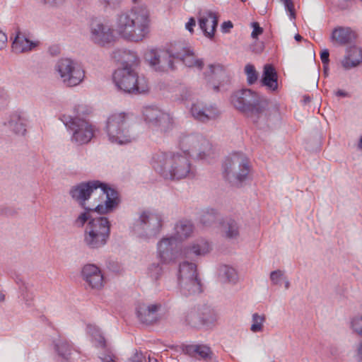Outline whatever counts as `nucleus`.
Segmentation results:
<instances>
[{
	"instance_id": "obj_1",
	"label": "nucleus",
	"mask_w": 362,
	"mask_h": 362,
	"mask_svg": "<svg viewBox=\"0 0 362 362\" xmlns=\"http://www.w3.org/2000/svg\"><path fill=\"white\" fill-rule=\"evenodd\" d=\"M232 105L259 128L269 126L272 115L277 110L264 96L251 89L237 90L230 97Z\"/></svg>"
},
{
	"instance_id": "obj_2",
	"label": "nucleus",
	"mask_w": 362,
	"mask_h": 362,
	"mask_svg": "<svg viewBox=\"0 0 362 362\" xmlns=\"http://www.w3.org/2000/svg\"><path fill=\"white\" fill-rule=\"evenodd\" d=\"M98 189L100 192V195L102 194L105 197V200L104 204H99L95 206V210L99 214H107L112 212L117 208L120 202L119 194L117 190L99 180L82 182L76 185L71 188L69 194L80 206L84 209H87L86 201Z\"/></svg>"
},
{
	"instance_id": "obj_3",
	"label": "nucleus",
	"mask_w": 362,
	"mask_h": 362,
	"mask_svg": "<svg viewBox=\"0 0 362 362\" xmlns=\"http://www.w3.org/2000/svg\"><path fill=\"white\" fill-rule=\"evenodd\" d=\"M151 165L165 179L181 180L195 175L189 157L178 152H158L153 156Z\"/></svg>"
},
{
	"instance_id": "obj_4",
	"label": "nucleus",
	"mask_w": 362,
	"mask_h": 362,
	"mask_svg": "<svg viewBox=\"0 0 362 362\" xmlns=\"http://www.w3.org/2000/svg\"><path fill=\"white\" fill-rule=\"evenodd\" d=\"M210 250L209 243L203 239L197 240L182 249L179 247V242L173 235L163 237L157 243L158 255L163 263L174 262L179 257L195 260Z\"/></svg>"
},
{
	"instance_id": "obj_5",
	"label": "nucleus",
	"mask_w": 362,
	"mask_h": 362,
	"mask_svg": "<svg viewBox=\"0 0 362 362\" xmlns=\"http://www.w3.org/2000/svg\"><path fill=\"white\" fill-rule=\"evenodd\" d=\"M162 57L159 62L156 71H165L167 69H174L173 59L182 62L186 66L197 68L201 71L204 63L202 59L198 58L193 49L182 42L171 44L165 50H161Z\"/></svg>"
},
{
	"instance_id": "obj_6",
	"label": "nucleus",
	"mask_w": 362,
	"mask_h": 362,
	"mask_svg": "<svg viewBox=\"0 0 362 362\" xmlns=\"http://www.w3.org/2000/svg\"><path fill=\"white\" fill-rule=\"evenodd\" d=\"M251 166L247 157L236 152L226 158L223 164V175L232 186L241 187L248 180Z\"/></svg>"
},
{
	"instance_id": "obj_7",
	"label": "nucleus",
	"mask_w": 362,
	"mask_h": 362,
	"mask_svg": "<svg viewBox=\"0 0 362 362\" xmlns=\"http://www.w3.org/2000/svg\"><path fill=\"white\" fill-rule=\"evenodd\" d=\"M163 223L162 214L151 211H143L134 220L132 230L138 238L149 241L158 236L162 231Z\"/></svg>"
},
{
	"instance_id": "obj_8",
	"label": "nucleus",
	"mask_w": 362,
	"mask_h": 362,
	"mask_svg": "<svg viewBox=\"0 0 362 362\" xmlns=\"http://www.w3.org/2000/svg\"><path fill=\"white\" fill-rule=\"evenodd\" d=\"M113 82L117 89L124 93L139 95L148 91V84L144 76H139L134 69L120 67L113 74Z\"/></svg>"
},
{
	"instance_id": "obj_9",
	"label": "nucleus",
	"mask_w": 362,
	"mask_h": 362,
	"mask_svg": "<svg viewBox=\"0 0 362 362\" xmlns=\"http://www.w3.org/2000/svg\"><path fill=\"white\" fill-rule=\"evenodd\" d=\"M111 224L107 218L95 217L87 223L83 233V244L90 250L104 247L110 235Z\"/></svg>"
},
{
	"instance_id": "obj_10",
	"label": "nucleus",
	"mask_w": 362,
	"mask_h": 362,
	"mask_svg": "<svg viewBox=\"0 0 362 362\" xmlns=\"http://www.w3.org/2000/svg\"><path fill=\"white\" fill-rule=\"evenodd\" d=\"M105 132L109 141L119 145L129 144L136 139L130 129L127 115L124 112L112 114L107 118Z\"/></svg>"
},
{
	"instance_id": "obj_11",
	"label": "nucleus",
	"mask_w": 362,
	"mask_h": 362,
	"mask_svg": "<svg viewBox=\"0 0 362 362\" xmlns=\"http://www.w3.org/2000/svg\"><path fill=\"white\" fill-rule=\"evenodd\" d=\"M61 120L70 132L71 140L77 145L88 144L94 136V127L86 119L72 118L64 114L60 117Z\"/></svg>"
},
{
	"instance_id": "obj_12",
	"label": "nucleus",
	"mask_w": 362,
	"mask_h": 362,
	"mask_svg": "<svg viewBox=\"0 0 362 362\" xmlns=\"http://www.w3.org/2000/svg\"><path fill=\"white\" fill-rule=\"evenodd\" d=\"M179 146L184 155L190 157L191 153H196L200 159H205L211 151V144L199 134H182L179 139Z\"/></svg>"
},
{
	"instance_id": "obj_13",
	"label": "nucleus",
	"mask_w": 362,
	"mask_h": 362,
	"mask_svg": "<svg viewBox=\"0 0 362 362\" xmlns=\"http://www.w3.org/2000/svg\"><path fill=\"white\" fill-rule=\"evenodd\" d=\"M130 42L142 41L149 33V11L145 6H136L130 9Z\"/></svg>"
},
{
	"instance_id": "obj_14",
	"label": "nucleus",
	"mask_w": 362,
	"mask_h": 362,
	"mask_svg": "<svg viewBox=\"0 0 362 362\" xmlns=\"http://www.w3.org/2000/svg\"><path fill=\"white\" fill-rule=\"evenodd\" d=\"M55 70L62 82L68 87L78 86L85 77V71L81 65L69 58L58 60L55 65Z\"/></svg>"
},
{
	"instance_id": "obj_15",
	"label": "nucleus",
	"mask_w": 362,
	"mask_h": 362,
	"mask_svg": "<svg viewBox=\"0 0 362 362\" xmlns=\"http://www.w3.org/2000/svg\"><path fill=\"white\" fill-rule=\"evenodd\" d=\"M145 122L153 129L166 133L173 127V118L156 105L145 106L142 110Z\"/></svg>"
},
{
	"instance_id": "obj_16",
	"label": "nucleus",
	"mask_w": 362,
	"mask_h": 362,
	"mask_svg": "<svg viewBox=\"0 0 362 362\" xmlns=\"http://www.w3.org/2000/svg\"><path fill=\"white\" fill-rule=\"evenodd\" d=\"M91 41L100 46H105L114 40L111 28L99 21H93L90 25Z\"/></svg>"
},
{
	"instance_id": "obj_17",
	"label": "nucleus",
	"mask_w": 362,
	"mask_h": 362,
	"mask_svg": "<svg viewBox=\"0 0 362 362\" xmlns=\"http://www.w3.org/2000/svg\"><path fill=\"white\" fill-rule=\"evenodd\" d=\"M190 112L196 120L202 122L214 119L219 115V111L216 107L214 105L208 106L201 102L193 103Z\"/></svg>"
},
{
	"instance_id": "obj_18",
	"label": "nucleus",
	"mask_w": 362,
	"mask_h": 362,
	"mask_svg": "<svg viewBox=\"0 0 362 362\" xmlns=\"http://www.w3.org/2000/svg\"><path fill=\"white\" fill-rule=\"evenodd\" d=\"M83 279L93 289H100L103 286V275L95 264H86L81 271Z\"/></svg>"
},
{
	"instance_id": "obj_19",
	"label": "nucleus",
	"mask_w": 362,
	"mask_h": 362,
	"mask_svg": "<svg viewBox=\"0 0 362 362\" xmlns=\"http://www.w3.org/2000/svg\"><path fill=\"white\" fill-rule=\"evenodd\" d=\"M218 16L216 13L212 11H205L199 13V25L204 35L212 38L218 25Z\"/></svg>"
},
{
	"instance_id": "obj_20",
	"label": "nucleus",
	"mask_w": 362,
	"mask_h": 362,
	"mask_svg": "<svg viewBox=\"0 0 362 362\" xmlns=\"http://www.w3.org/2000/svg\"><path fill=\"white\" fill-rule=\"evenodd\" d=\"M182 351L185 354L198 360L212 362L214 359V354L210 347L204 344L185 345Z\"/></svg>"
},
{
	"instance_id": "obj_21",
	"label": "nucleus",
	"mask_w": 362,
	"mask_h": 362,
	"mask_svg": "<svg viewBox=\"0 0 362 362\" xmlns=\"http://www.w3.org/2000/svg\"><path fill=\"white\" fill-rule=\"evenodd\" d=\"M160 303L146 304L139 303L136 307V315L139 320L145 324H151L157 320Z\"/></svg>"
},
{
	"instance_id": "obj_22",
	"label": "nucleus",
	"mask_w": 362,
	"mask_h": 362,
	"mask_svg": "<svg viewBox=\"0 0 362 362\" xmlns=\"http://www.w3.org/2000/svg\"><path fill=\"white\" fill-rule=\"evenodd\" d=\"M130 10L122 11L117 15L115 31L124 40L130 41L131 34Z\"/></svg>"
},
{
	"instance_id": "obj_23",
	"label": "nucleus",
	"mask_w": 362,
	"mask_h": 362,
	"mask_svg": "<svg viewBox=\"0 0 362 362\" xmlns=\"http://www.w3.org/2000/svg\"><path fill=\"white\" fill-rule=\"evenodd\" d=\"M53 344L58 356L63 361H69L73 353L77 351L70 341L61 336L53 340Z\"/></svg>"
},
{
	"instance_id": "obj_24",
	"label": "nucleus",
	"mask_w": 362,
	"mask_h": 362,
	"mask_svg": "<svg viewBox=\"0 0 362 362\" xmlns=\"http://www.w3.org/2000/svg\"><path fill=\"white\" fill-rule=\"evenodd\" d=\"M112 57L117 62H120L122 67H129L134 69L139 62V57L135 52L127 49H116L112 54Z\"/></svg>"
},
{
	"instance_id": "obj_25",
	"label": "nucleus",
	"mask_w": 362,
	"mask_h": 362,
	"mask_svg": "<svg viewBox=\"0 0 362 362\" xmlns=\"http://www.w3.org/2000/svg\"><path fill=\"white\" fill-rule=\"evenodd\" d=\"M37 45V42L30 40L24 34L18 31L12 42V49L17 54L25 53L32 51Z\"/></svg>"
},
{
	"instance_id": "obj_26",
	"label": "nucleus",
	"mask_w": 362,
	"mask_h": 362,
	"mask_svg": "<svg viewBox=\"0 0 362 362\" xmlns=\"http://www.w3.org/2000/svg\"><path fill=\"white\" fill-rule=\"evenodd\" d=\"M355 38V33L349 27H337L332 33V40L341 45L351 43Z\"/></svg>"
},
{
	"instance_id": "obj_27",
	"label": "nucleus",
	"mask_w": 362,
	"mask_h": 362,
	"mask_svg": "<svg viewBox=\"0 0 362 362\" xmlns=\"http://www.w3.org/2000/svg\"><path fill=\"white\" fill-rule=\"evenodd\" d=\"M194 231V226L190 221L180 220L174 227V234L172 235L178 242H182L189 238Z\"/></svg>"
},
{
	"instance_id": "obj_28",
	"label": "nucleus",
	"mask_w": 362,
	"mask_h": 362,
	"mask_svg": "<svg viewBox=\"0 0 362 362\" xmlns=\"http://www.w3.org/2000/svg\"><path fill=\"white\" fill-rule=\"evenodd\" d=\"M260 82L262 86H266L267 89L270 90L275 91L277 90V74L272 65L266 64L264 66V71Z\"/></svg>"
},
{
	"instance_id": "obj_29",
	"label": "nucleus",
	"mask_w": 362,
	"mask_h": 362,
	"mask_svg": "<svg viewBox=\"0 0 362 362\" xmlns=\"http://www.w3.org/2000/svg\"><path fill=\"white\" fill-rule=\"evenodd\" d=\"M362 62V49L352 47L347 49V54L341 60V65L345 69L356 67Z\"/></svg>"
},
{
	"instance_id": "obj_30",
	"label": "nucleus",
	"mask_w": 362,
	"mask_h": 362,
	"mask_svg": "<svg viewBox=\"0 0 362 362\" xmlns=\"http://www.w3.org/2000/svg\"><path fill=\"white\" fill-rule=\"evenodd\" d=\"M180 292L184 296H191L202 292V284L199 276L187 281H178Z\"/></svg>"
},
{
	"instance_id": "obj_31",
	"label": "nucleus",
	"mask_w": 362,
	"mask_h": 362,
	"mask_svg": "<svg viewBox=\"0 0 362 362\" xmlns=\"http://www.w3.org/2000/svg\"><path fill=\"white\" fill-rule=\"evenodd\" d=\"M200 305L193 307L183 313L182 322L188 327L195 329L202 327Z\"/></svg>"
},
{
	"instance_id": "obj_32",
	"label": "nucleus",
	"mask_w": 362,
	"mask_h": 362,
	"mask_svg": "<svg viewBox=\"0 0 362 362\" xmlns=\"http://www.w3.org/2000/svg\"><path fill=\"white\" fill-rule=\"evenodd\" d=\"M221 233L227 239L235 240L240 235L239 224L235 220L226 218L221 223Z\"/></svg>"
},
{
	"instance_id": "obj_33",
	"label": "nucleus",
	"mask_w": 362,
	"mask_h": 362,
	"mask_svg": "<svg viewBox=\"0 0 362 362\" xmlns=\"http://www.w3.org/2000/svg\"><path fill=\"white\" fill-rule=\"evenodd\" d=\"M198 277L197 265L194 263L185 261L180 264L177 281H187V279Z\"/></svg>"
},
{
	"instance_id": "obj_34",
	"label": "nucleus",
	"mask_w": 362,
	"mask_h": 362,
	"mask_svg": "<svg viewBox=\"0 0 362 362\" xmlns=\"http://www.w3.org/2000/svg\"><path fill=\"white\" fill-rule=\"evenodd\" d=\"M200 317L202 321V327L206 328L213 326L217 320V315L215 311L209 307L200 305Z\"/></svg>"
},
{
	"instance_id": "obj_35",
	"label": "nucleus",
	"mask_w": 362,
	"mask_h": 362,
	"mask_svg": "<svg viewBox=\"0 0 362 362\" xmlns=\"http://www.w3.org/2000/svg\"><path fill=\"white\" fill-rule=\"evenodd\" d=\"M225 74L224 69L219 64H210L206 71L204 73L207 82L210 83L214 80L218 81L219 78Z\"/></svg>"
},
{
	"instance_id": "obj_36",
	"label": "nucleus",
	"mask_w": 362,
	"mask_h": 362,
	"mask_svg": "<svg viewBox=\"0 0 362 362\" xmlns=\"http://www.w3.org/2000/svg\"><path fill=\"white\" fill-rule=\"evenodd\" d=\"M17 284L18 285V288L21 293V296L24 301L25 304L28 307H30L33 305V294L30 292L28 290V287L27 284L21 279H17L16 280Z\"/></svg>"
},
{
	"instance_id": "obj_37",
	"label": "nucleus",
	"mask_w": 362,
	"mask_h": 362,
	"mask_svg": "<svg viewBox=\"0 0 362 362\" xmlns=\"http://www.w3.org/2000/svg\"><path fill=\"white\" fill-rule=\"evenodd\" d=\"M8 127L16 134L24 135L26 132L23 119L18 115H14L11 118Z\"/></svg>"
},
{
	"instance_id": "obj_38",
	"label": "nucleus",
	"mask_w": 362,
	"mask_h": 362,
	"mask_svg": "<svg viewBox=\"0 0 362 362\" xmlns=\"http://www.w3.org/2000/svg\"><path fill=\"white\" fill-rule=\"evenodd\" d=\"M218 216V214L215 209H207L203 211L201 216L200 221L203 225L206 226H210L216 222Z\"/></svg>"
},
{
	"instance_id": "obj_39",
	"label": "nucleus",
	"mask_w": 362,
	"mask_h": 362,
	"mask_svg": "<svg viewBox=\"0 0 362 362\" xmlns=\"http://www.w3.org/2000/svg\"><path fill=\"white\" fill-rule=\"evenodd\" d=\"M219 275L227 282L235 283L238 279L235 269L228 265H223L220 267Z\"/></svg>"
},
{
	"instance_id": "obj_40",
	"label": "nucleus",
	"mask_w": 362,
	"mask_h": 362,
	"mask_svg": "<svg viewBox=\"0 0 362 362\" xmlns=\"http://www.w3.org/2000/svg\"><path fill=\"white\" fill-rule=\"evenodd\" d=\"M86 209H85V211L81 213L78 215V216L76 218V220L74 221V225L76 227H78V228L83 227L86 222L88 223L90 221V219L95 218L90 215V212H92V211L96 212V211L95 210V207L91 208V207L86 206Z\"/></svg>"
},
{
	"instance_id": "obj_41",
	"label": "nucleus",
	"mask_w": 362,
	"mask_h": 362,
	"mask_svg": "<svg viewBox=\"0 0 362 362\" xmlns=\"http://www.w3.org/2000/svg\"><path fill=\"white\" fill-rule=\"evenodd\" d=\"M266 320L264 315H259L258 313H254L252 316V325L250 330L254 332H259L263 330L264 322Z\"/></svg>"
},
{
	"instance_id": "obj_42",
	"label": "nucleus",
	"mask_w": 362,
	"mask_h": 362,
	"mask_svg": "<svg viewBox=\"0 0 362 362\" xmlns=\"http://www.w3.org/2000/svg\"><path fill=\"white\" fill-rule=\"evenodd\" d=\"M163 269L159 263H152L148 267V276L153 281H157L163 275Z\"/></svg>"
},
{
	"instance_id": "obj_43",
	"label": "nucleus",
	"mask_w": 362,
	"mask_h": 362,
	"mask_svg": "<svg viewBox=\"0 0 362 362\" xmlns=\"http://www.w3.org/2000/svg\"><path fill=\"white\" fill-rule=\"evenodd\" d=\"M100 358L102 362H116L112 355H105L100 356ZM129 362H146V360L141 352L136 351L134 356L129 359Z\"/></svg>"
},
{
	"instance_id": "obj_44",
	"label": "nucleus",
	"mask_w": 362,
	"mask_h": 362,
	"mask_svg": "<svg viewBox=\"0 0 362 362\" xmlns=\"http://www.w3.org/2000/svg\"><path fill=\"white\" fill-rule=\"evenodd\" d=\"M160 51L161 50L151 49L148 51L145 54L146 60L155 70H156V67H158L159 57H162Z\"/></svg>"
},
{
	"instance_id": "obj_45",
	"label": "nucleus",
	"mask_w": 362,
	"mask_h": 362,
	"mask_svg": "<svg viewBox=\"0 0 362 362\" xmlns=\"http://www.w3.org/2000/svg\"><path fill=\"white\" fill-rule=\"evenodd\" d=\"M90 113V108L86 105H77L74 107L73 115H69L72 118L85 119L83 117Z\"/></svg>"
},
{
	"instance_id": "obj_46",
	"label": "nucleus",
	"mask_w": 362,
	"mask_h": 362,
	"mask_svg": "<svg viewBox=\"0 0 362 362\" xmlns=\"http://www.w3.org/2000/svg\"><path fill=\"white\" fill-rule=\"evenodd\" d=\"M245 72L247 75V81L249 85L254 84L257 81L258 74L252 64H247L245 67Z\"/></svg>"
},
{
	"instance_id": "obj_47",
	"label": "nucleus",
	"mask_w": 362,
	"mask_h": 362,
	"mask_svg": "<svg viewBox=\"0 0 362 362\" xmlns=\"http://www.w3.org/2000/svg\"><path fill=\"white\" fill-rule=\"evenodd\" d=\"M270 279L272 284L275 286H280L283 279H285L284 272L276 269L270 273Z\"/></svg>"
},
{
	"instance_id": "obj_48",
	"label": "nucleus",
	"mask_w": 362,
	"mask_h": 362,
	"mask_svg": "<svg viewBox=\"0 0 362 362\" xmlns=\"http://www.w3.org/2000/svg\"><path fill=\"white\" fill-rule=\"evenodd\" d=\"M351 327L356 333L362 337V316L356 317L352 320Z\"/></svg>"
},
{
	"instance_id": "obj_49",
	"label": "nucleus",
	"mask_w": 362,
	"mask_h": 362,
	"mask_svg": "<svg viewBox=\"0 0 362 362\" xmlns=\"http://www.w3.org/2000/svg\"><path fill=\"white\" fill-rule=\"evenodd\" d=\"M285 6L286 10L289 13L291 19L296 18V13L294 9L293 3L291 0H281Z\"/></svg>"
},
{
	"instance_id": "obj_50",
	"label": "nucleus",
	"mask_w": 362,
	"mask_h": 362,
	"mask_svg": "<svg viewBox=\"0 0 362 362\" xmlns=\"http://www.w3.org/2000/svg\"><path fill=\"white\" fill-rule=\"evenodd\" d=\"M251 27L252 28V32L251 33V37L253 39H257L258 37L262 34L263 28L260 27L259 23L252 22L251 23Z\"/></svg>"
},
{
	"instance_id": "obj_51",
	"label": "nucleus",
	"mask_w": 362,
	"mask_h": 362,
	"mask_svg": "<svg viewBox=\"0 0 362 362\" xmlns=\"http://www.w3.org/2000/svg\"><path fill=\"white\" fill-rule=\"evenodd\" d=\"M264 49V44L262 41H256L250 46V49L255 53H261Z\"/></svg>"
},
{
	"instance_id": "obj_52",
	"label": "nucleus",
	"mask_w": 362,
	"mask_h": 362,
	"mask_svg": "<svg viewBox=\"0 0 362 362\" xmlns=\"http://www.w3.org/2000/svg\"><path fill=\"white\" fill-rule=\"evenodd\" d=\"M8 101V95L4 88H0V109L6 105Z\"/></svg>"
},
{
	"instance_id": "obj_53",
	"label": "nucleus",
	"mask_w": 362,
	"mask_h": 362,
	"mask_svg": "<svg viewBox=\"0 0 362 362\" xmlns=\"http://www.w3.org/2000/svg\"><path fill=\"white\" fill-rule=\"evenodd\" d=\"M329 53L327 49H325L321 52L320 58H321L322 62L323 64V66L325 69H327V65L329 62Z\"/></svg>"
},
{
	"instance_id": "obj_54",
	"label": "nucleus",
	"mask_w": 362,
	"mask_h": 362,
	"mask_svg": "<svg viewBox=\"0 0 362 362\" xmlns=\"http://www.w3.org/2000/svg\"><path fill=\"white\" fill-rule=\"evenodd\" d=\"M233 25L231 21H225L221 25V29L223 33H227L233 28Z\"/></svg>"
},
{
	"instance_id": "obj_55",
	"label": "nucleus",
	"mask_w": 362,
	"mask_h": 362,
	"mask_svg": "<svg viewBox=\"0 0 362 362\" xmlns=\"http://www.w3.org/2000/svg\"><path fill=\"white\" fill-rule=\"evenodd\" d=\"M196 25V21L194 18H189V21L186 23V29L190 33L193 32V27Z\"/></svg>"
},
{
	"instance_id": "obj_56",
	"label": "nucleus",
	"mask_w": 362,
	"mask_h": 362,
	"mask_svg": "<svg viewBox=\"0 0 362 362\" xmlns=\"http://www.w3.org/2000/svg\"><path fill=\"white\" fill-rule=\"evenodd\" d=\"M7 42V35L2 31H0V49H2Z\"/></svg>"
},
{
	"instance_id": "obj_57",
	"label": "nucleus",
	"mask_w": 362,
	"mask_h": 362,
	"mask_svg": "<svg viewBox=\"0 0 362 362\" xmlns=\"http://www.w3.org/2000/svg\"><path fill=\"white\" fill-rule=\"evenodd\" d=\"M41 1H43L45 4H49L51 6H57V5L62 4L64 1V0H41Z\"/></svg>"
},
{
	"instance_id": "obj_58",
	"label": "nucleus",
	"mask_w": 362,
	"mask_h": 362,
	"mask_svg": "<svg viewBox=\"0 0 362 362\" xmlns=\"http://www.w3.org/2000/svg\"><path fill=\"white\" fill-rule=\"evenodd\" d=\"M357 358L359 362H362V341L359 343L357 347Z\"/></svg>"
},
{
	"instance_id": "obj_59",
	"label": "nucleus",
	"mask_w": 362,
	"mask_h": 362,
	"mask_svg": "<svg viewBox=\"0 0 362 362\" xmlns=\"http://www.w3.org/2000/svg\"><path fill=\"white\" fill-rule=\"evenodd\" d=\"M98 344H99L100 346L105 347V338L103 336L99 334L98 340Z\"/></svg>"
},
{
	"instance_id": "obj_60",
	"label": "nucleus",
	"mask_w": 362,
	"mask_h": 362,
	"mask_svg": "<svg viewBox=\"0 0 362 362\" xmlns=\"http://www.w3.org/2000/svg\"><path fill=\"white\" fill-rule=\"evenodd\" d=\"M336 95L337 96H340V97H346V96H347V93H346L345 91H344L342 90H338L336 92Z\"/></svg>"
},
{
	"instance_id": "obj_61",
	"label": "nucleus",
	"mask_w": 362,
	"mask_h": 362,
	"mask_svg": "<svg viewBox=\"0 0 362 362\" xmlns=\"http://www.w3.org/2000/svg\"><path fill=\"white\" fill-rule=\"evenodd\" d=\"M284 282V286H285V288L286 289H288L289 287H290V282L288 280V279L285 276V279H283V281Z\"/></svg>"
},
{
	"instance_id": "obj_62",
	"label": "nucleus",
	"mask_w": 362,
	"mask_h": 362,
	"mask_svg": "<svg viewBox=\"0 0 362 362\" xmlns=\"http://www.w3.org/2000/svg\"><path fill=\"white\" fill-rule=\"evenodd\" d=\"M107 5L115 4L117 3L119 0H105Z\"/></svg>"
},
{
	"instance_id": "obj_63",
	"label": "nucleus",
	"mask_w": 362,
	"mask_h": 362,
	"mask_svg": "<svg viewBox=\"0 0 362 362\" xmlns=\"http://www.w3.org/2000/svg\"><path fill=\"white\" fill-rule=\"evenodd\" d=\"M295 40L298 42H300L302 40L303 37L301 35H300L299 34H296L294 37Z\"/></svg>"
},
{
	"instance_id": "obj_64",
	"label": "nucleus",
	"mask_w": 362,
	"mask_h": 362,
	"mask_svg": "<svg viewBox=\"0 0 362 362\" xmlns=\"http://www.w3.org/2000/svg\"><path fill=\"white\" fill-rule=\"evenodd\" d=\"M358 148L362 149V136H361V138L360 139V142L358 144Z\"/></svg>"
}]
</instances>
